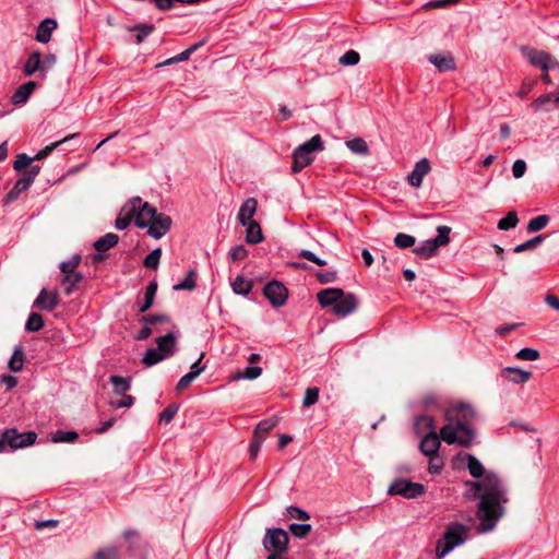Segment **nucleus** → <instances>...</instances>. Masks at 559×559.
I'll list each match as a JSON object with an SVG mask.
<instances>
[{"label":"nucleus","instance_id":"nucleus-20","mask_svg":"<svg viewBox=\"0 0 559 559\" xmlns=\"http://www.w3.org/2000/svg\"><path fill=\"white\" fill-rule=\"evenodd\" d=\"M258 201L254 198H248L240 206L238 212V222L240 225L253 222L252 217L257 212Z\"/></svg>","mask_w":559,"mask_h":559},{"label":"nucleus","instance_id":"nucleus-51","mask_svg":"<svg viewBox=\"0 0 559 559\" xmlns=\"http://www.w3.org/2000/svg\"><path fill=\"white\" fill-rule=\"evenodd\" d=\"M311 530V525L307 523H292L289 525L290 533L298 538H305Z\"/></svg>","mask_w":559,"mask_h":559},{"label":"nucleus","instance_id":"nucleus-30","mask_svg":"<svg viewBox=\"0 0 559 559\" xmlns=\"http://www.w3.org/2000/svg\"><path fill=\"white\" fill-rule=\"evenodd\" d=\"M109 382L112 384L114 394H126L131 389V378L112 374L109 377Z\"/></svg>","mask_w":559,"mask_h":559},{"label":"nucleus","instance_id":"nucleus-29","mask_svg":"<svg viewBox=\"0 0 559 559\" xmlns=\"http://www.w3.org/2000/svg\"><path fill=\"white\" fill-rule=\"evenodd\" d=\"M230 286L236 295L247 296L251 292L253 283L251 280L246 278L243 275H238L230 283Z\"/></svg>","mask_w":559,"mask_h":559},{"label":"nucleus","instance_id":"nucleus-52","mask_svg":"<svg viewBox=\"0 0 559 559\" xmlns=\"http://www.w3.org/2000/svg\"><path fill=\"white\" fill-rule=\"evenodd\" d=\"M121 399L119 400H111L109 402L110 406L115 409L118 408H129L134 404V397L129 394H120Z\"/></svg>","mask_w":559,"mask_h":559},{"label":"nucleus","instance_id":"nucleus-23","mask_svg":"<svg viewBox=\"0 0 559 559\" xmlns=\"http://www.w3.org/2000/svg\"><path fill=\"white\" fill-rule=\"evenodd\" d=\"M84 276L81 272L74 274L63 275L60 280V284L63 287V292L67 296L72 295L83 282Z\"/></svg>","mask_w":559,"mask_h":559},{"label":"nucleus","instance_id":"nucleus-54","mask_svg":"<svg viewBox=\"0 0 559 559\" xmlns=\"http://www.w3.org/2000/svg\"><path fill=\"white\" fill-rule=\"evenodd\" d=\"M319 393H320L319 388H317V386L308 388L305 392L302 405L305 407L314 405L319 400Z\"/></svg>","mask_w":559,"mask_h":559},{"label":"nucleus","instance_id":"nucleus-16","mask_svg":"<svg viewBox=\"0 0 559 559\" xmlns=\"http://www.w3.org/2000/svg\"><path fill=\"white\" fill-rule=\"evenodd\" d=\"M344 290L342 288H325L317 294V300L322 308L335 307L337 299L343 297Z\"/></svg>","mask_w":559,"mask_h":559},{"label":"nucleus","instance_id":"nucleus-39","mask_svg":"<svg viewBox=\"0 0 559 559\" xmlns=\"http://www.w3.org/2000/svg\"><path fill=\"white\" fill-rule=\"evenodd\" d=\"M24 353L22 347H16L9 360V369L13 372H19L23 369Z\"/></svg>","mask_w":559,"mask_h":559},{"label":"nucleus","instance_id":"nucleus-10","mask_svg":"<svg viewBox=\"0 0 559 559\" xmlns=\"http://www.w3.org/2000/svg\"><path fill=\"white\" fill-rule=\"evenodd\" d=\"M173 219L169 215L165 213H158L152 221L147 224V234L154 239H160L164 237L171 228Z\"/></svg>","mask_w":559,"mask_h":559},{"label":"nucleus","instance_id":"nucleus-6","mask_svg":"<svg viewBox=\"0 0 559 559\" xmlns=\"http://www.w3.org/2000/svg\"><path fill=\"white\" fill-rule=\"evenodd\" d=\"M288 542L289 537L286 531L280 527L269 528L263 539V546L271 554L282 555L287 551Z\"/></svg>","mask_w":559,"mask_h":559},{"label":"nucleus","instance_id":"nucleus-38","mask_svg":"<svg viewBox=\"0 0 559 559\" xmlns=\"http://www.w3.org/2000/svg\"><path fill=\"white\" fill-rule=\"evenodd\" d=\"M45 325L44 318L37 312H32L26 321L25 330L27 332H38Z\"/></svg>","mask_w":559,"mask_h":559},{"label":"nucleus","instance_id":"nucleus-14","mask_svg":"<svg viewBox=\"0 0 559 559\" xmlns=\"http://www.w3.org/2000/svg\"><path fill=\"white\" fill-rule=\"evenodd\" d=\"M501 377L509 382L523 384L532 379L533 373L518 367H506L501 370Z\"/></svg>","mask_w":559,"mask_h":559},{"label":"nucleus","instance_id":"nucleus-28","mask_svg":"<svg viewBox=\"0 0 559 559\" xmlns=\"http://www.w3.org/2000/svg\"><path fill=\"white\" fill-rule=\"evenodd\" d=\"M438 252V247L432 239H427L420 242L415 249L414 253L421 259H430Z\"/></svg>","mask_w":559,"mask_h":559},{"label":"nucleus","instance_id":"nucleus-57","mask_svg":"<svg viewBox=\"0 0 559 559\" xmlns=\"http://www.w3.org/2000/svg\"><path fill=\"white\" fill-rule=\"evenodd\" d=\"M179 409V405L169 404L160 414L159 423L168 424L173 420Z\"/></svg>","mask_w":559,"mask_h":559},{"label":"nucleus","instance_id":"nucleus-26","mask_svg":"<svg viewBox=\"0 0 559 559\" xmlns=\"http://www.w3.org/2000/svg\"><path fill=\"white\" fill-rule=\"evenodd\" d=\"M246 241L250 245H258L263 241V234L260 224L257 221L246 223Z\"/></svg>","mask_w":559,"mask_h":559},{"label":"nucleus","instance_id":"nucleus-1","mask_svg":"<svg viewBox=\"0 0 559 559\" xmlns=\"http://www.w3.org/2000/svg\"><path fill=\"white\" fill-rule=\"evenodd\" d=\"M469 474L477 478L466 485L473 491V498L478 499L476 516L479 520L477 533L491 532L506 513L509 502L507 484L493 472H486L481 462L473 454H465Z\"/></svg>","mask_w":559,"mask_h":559},{"label":"nucleus","instance_id":"nucleus-7","mask_svg":"<svg viewBox=\"0 0 559 559\" xmlns=\"http://www.w3.org/2000/svg\"><path fill=\"white\" fill-rule=\"evenodd\" d=\"M468 537L469 528L466 525L460 522H451L447 525L441 539L454 549L455 547L463 545Z\"/></svg>","mask_w":559,"mask_h":559},{"label":"nucleus","instance_id":"nucleus-62","mask_svg":"<svg viewBox=\"0 0 559 559\" xmlns=\"http://www.w3.org/2000/svg\"><path fill=\"white\" fill-rule=\"evenodd\" d=\"M316 277L319 281L320 284H329L333 283L337 277L336 271H318L316 273Z\"/></svg>","mask_w":559,"mask_h":559},{"label":"nucleus","instance_id":"nucleus-3","mask_svg":"<svg viewBox=\"0 0 559 559\" xmlns=\"http://www.w3.org/2000/svg\"><path fill=\"white\" fill-rule=\"evenodd\" d=\"M323 148V141L319 134L313 135L309 141L296 147L293 153V173L297 174L310 165L314 159L313 153L320 152Z\"/></svg>","mask_w":559,"mask_h":559},{"label":"nucleus","instance_id":"nucleus-61","mask_svg":"<svg viewBox=\"0 0 559 559\" xmlns=\"http://www.w3.org/2000/svg\"><path fill=\"white\" fill-rule=\"evenodd\" d=\"M555 97H556V92L554 93H549V94H543L540 95L539 97H537L533 103H532V107L535 109V110H538L539 108L544 107L546 104H548L549 102H554L555 103Z\"/></svg>","mask_w":559,"mask_h":559},{"label":"nucleus","instance_id":"nucleus-25","mask_svg":"<svg viewBox=\"0 0 559 559\" xmlns=\"http://www.w3.org/2000/svg\"><path fill=\"white\" fill-rule=\"evenodd\" d=\"M527 57L530 59V62L534 66L539 68L542 71H548L549 70V62L550 61V55L535 49H530Z\"/></svg>","mask_w":559,"mask_h":559},{"label":"nucleus","instance_id":"nucleus-9","mask_svg":"<svg viewBox=\"0 0 559 559\" xmlns=\"http://www.w3.org/2000/svg\"><path fill=\"white\" fill-rule=\"evenodd\" d=\"M263 295L274 308H280L288 299V289L282 282L273 280L264 286Z\"/></svg>","mask_w":559,"mask_h":559},{"label":"nucleus","instance_id":"nucleus-64","mask_svg":"<svg viewBox=\"0 0 559 559\" xmlns=\"http://www.w3.org/2000/svg\"><path fill=\"white\" fill-rule=\"evenodd\" d=\"M287 513L290 518H294L299 521H306L310 519V515L305 510L300 509L299 507L289 506L287 508Z\"/></svg>","mask_w":559,"mask_h":559},{"label":"nucleus","instance_id":"nucleus-27","mask_svg":"<svg viewBox=\"0 0 559 559\" xmlns=\"http://www.w3.org/2000/svg\"><path fill=\"white\" fill-rule=\"evenodd\" d=\"M118 241H119L118 235H116L114 233H107L103 237L98 238L93 243V247L97 252L102 253V252H106L107 250L114 248L118 243Z\"/></svg>","mask_w":559,"mask_h":559},{"label":"nucleus","instance_id":"nucleus-21","mask_svg":"<svg viewBox=\"0 0 559 559\" xmlns=\"http://www.w3.org/2000/svg\"><path fill=\"white\" fill-rule=\"evenodd\" d=\"M56 27V20L50 17L45 19L37 27L35 39L41 44L48 43L51 38V33Z\"/></svg>","mask_w":559,"mask_h":559},{"label":"nucleus","instance_id":"nucleus-19","mask_svg":"<svg viewBox=\"0 0 559 559\" xmlns=\"http://www.w3.org/2000/svg\"><path fill=\"white\" fill-rule=\"evenodd\" d=\"M177 336L169 332L156 338L157 349L165 355V358L173 356L177 350Z\"/></svg>","mask_w":559,"mask_h":559},{"label":"nucleus","instance_id":"nucleus-8","mask_svg":"<svg viewBox=\"0 0 559 559\" xmlns=\"http://www.w3.org/2000/svg\"><path fill=\"white\" fill-rule=\"evenodd\" d=\"M129 205H134L136 207V213L134 214L133 219L135 226L139 228H146L148 222L158 214L156 207L147 202L143 203L140 197L129 200Z\"/></svg>","mask_w":559,"mask_h":559},{"label":"nucleus","instance_id":"nucleus-58","mask_svg":"<svg viewBox=\"0 0 559 559\" xmlns=\"http://www.w3.org/2000/svg\"><path fill=\"white\" fill-rule=\"evenodd\" d=\"M264 442L263 436H253L252 440L249 444V455L251 460H254L261 449L262 443Z\"/></svg>","mask_w":559,"mask_h":559},{"label":"nucleus","instance_id":"nucleus-41","mask_svg":"<svg viewBox=\"0 0 559 559\" xmlns=\"http://www.w3.org/2000/svg\"><path fill=\"white\" fill-rule=\"evenodd\" d=\"M277 419L275 418H266L261 420L254 431L253 436H263V439L265 440L266 435L276 426Z\"/></svg>","mask_w":559,"mask_h":559},{"label":"nucleus","instance_id":"nucleus-2","mask_svg":"<svg viewBox=\"0 0 559 559\" xmlns=\"http://www.w3.org/2000/svg\"><path fill=\"white\" fill-rule=\"evenodd\" d=\"M476 412L467 403H457L448 407L444 412L447 424L441 428V438L447 444H457L469 448L476 437L472 421Z\"/></svg>","mask_w":559,"mask_h":559},{"label":"nucleus","instance_id":"nucleus-5","mask_svg":"<svg viewBox=\"0 0 559 559\" xmlns=\"http://www.w3.org/2000/svg\"><path fill=\"white\" fill-rule=\"evenodd\" d=\"M425 486L404 478H397L389 486L388 493L390 496H402L406 499H415L425 492Z\"/></svg>","mask_w":559,"mask_h":559},{"label":"nucleus","instance_id":"nucleus-45","mask_svg":"<svg viewBox=\"0 0 559 559\" xmlns=\"http://www.w3.org/2000/svg\"><path fill=\"white\" fill-rule=\"evenodd\" d=\"M195 276L197 272L194 270H190L186 277L178 284L174 286L175 290H192L195 288Z\"/></svg>","mask_w":559,"mask_h":559},{"label":"nucleus","instance_id":"nucleus-18","mask_svg":"<svg viewBox=\"0 0 559 559\" xmlns=\"http://www.w3.org/2000/svg\"><path fill=\"white\" fill-rule=\"evenodd\" d=\"M428 61L439 71H453L456 68L455 60L450 52L429 55Z\"/></svg>","mask_w":559,"mask_h":559},{"label":"nucleus","instance_id":"nucleus-36","mask_svg":"<svg viewBox=\"0 0 559 559\" xmlns=\"http://www.w3.org/2000/svg\"><path fill=\"white\" fill-rule=\"evenodd\" d=\"M262 373L261 367L249 366L231 376V380L248 379L254 380Z\"/></svg>","mask_w":559,"mask_h":559},{"label":"nucleus","instance_id":"nucleus-31","mask_svg":"<svg viewBox=\"0 0 559 559\" xmlns=\"http://www.w3.org/2000/svg\"><path fill=\"white\" fill-rule=\"evenodd\" d=\"M40 58H41V55L39 51H33L28 56V58L23 67V72L25 75L31 76L36 71H41Z\"/></svg>","mask_w":559,"mask_h":559},{"label":"nucleus","instance_id":"nucleus-33","mask_svg":"<svg viewBox=\"0 0 559 559\" xmlns=\"http://www.w3.org/2000/svg\"><path fill=\"white\" fill-rule=\"evenodd\" d=\"M414 428L417 433H421L426 430L436 431L435 430V420L429 415H419L415 418Z\"/></svg>","mask_w":559,"mask_h":559},{"label":"nucleus","instance_id":"nucleus-44","mask_svg":"<svg viewBox=\"0 0 559 559\" xmlns=\"http://www.w3.org/2000/svg\"><path fill=\"white\" fill-rule=\"evenodd\" d=\"M519 223V217L515 211H510L504 217L499 219L498 228L500 230H509L516 227Z\"/></svg>","mask_w":559,"mask_h":559},{"label":"nucleus","instance_id":"nucleus-22","mask_svg":"<svg viewBox=\"0 0 559 559\" xmlns=\"http://www.w3.org/2000/svg\"><path fill=\"white\" fill-rule=\"evenodd\" d=\"M136 213V207L134 205H129V202H127L121 211L118 217L115 221V227L119 230H123L128 228V226L133 221L134 214Z\"/></svg>","mask_w":559,"mask_h":559},{"label":"nucleus","instance_id":"nucleus-59","mask_svg":"<svg viewBox=\"0 0 559 559\" xmlns=\"http://www.w3.org/2000/svg\"><path fill=\"white\" fill-rule=\"evenodd\" d=\"M32 162H33V158L27 156V154H25V153H21L16 156V159L13 163V168L16 171H21V170L25 169L26 167L31 166Z\"/></svg>","mask_w":559,"mask_h":559},{"label":"nucleus","instance_id":"nucleus-11","mask_svg":"<svg viewBox=\"0 0 559 559\" xmlns=\"http://www.w3.org/2000/svg\"><path fill=\"white\" fill-rule=\"evenodd\" d=\"M441 440V431L439 435L436 431H428L419 443L420 452L429 457L438 456Z\"/></svg>","mask_w":559,"mask_h":559},{"label":"nucleus","instance_id":"nucleus-34","mask_svg":"<svg viewBox=\"0 0 559 559\" xmlns=\"http://www.w3.org/2000/svg\"><path fill=\"white\" fill-rule=\"evenodd\" d=\"M545 235H537L513 248V252L521 253L524 251H530L536 249L539 245H542L545 240Z\"/></svg>","mask_w":559,"mask_h":559},{"label":"nucleus","instance_id":"nucleus-43","mask_svg":"<svg viewBox=\"0 0 559 559\" xmlns=\"http://www.w3.org/2000/svg\"><path fill=\"white\" fill-rule=\"evenodd\" d=\"M164 359L165 355H163L157 348L151 347L146 350L144 357L142 358V362L147 367H152Z\"/></svg>","mask_w":559,"mask_h":559},{"label":"nucleus","instance_id":"nucleus-15","mask_svg":"<svg viewBox=\"0 0 559 559\" xmlns=\"http://www.w3.org/2000/svg\"><path fill=\"white\" fill-rule=\"evenodd\" d=\"M58 304L59 296L57 292L48 293L45 288H43L35 299L33 307H37L46 311H52L58 306Z\"/></svg>","mask_w":559,"mask_h":559},{"label":"nucleus","instance_id":"nucleus-24","mask_svg":"<svg viewBox=\"0 0 559 559\" xmlns=\"http://www.w3.org/2000/svg\"><path fill=\"white\" fill-rule=\"evenodd\" d=\"M157 292V282L152 281L145 288L144 297L141 301H138L140 312H146L154 304V299Z\"/></svg>","mask_w":559,"mask_h":559},{"label":"nucleus","instance_id":"nucleus-40","mask_svg":"<svg viewBox=\"0 0 559 559\" xmlns=\"http://www.w3.org/2000/svg\"><path fill=\"white\" fill-rule=\"evenodd\" d=\"M550 221V217L546 214L538 215L532 218L526 227L527 233H536L545 228Z\"/></svg>","mask_w":559,"mask_h":559},{"label":"nucleus","instance_id":"nucleus-49","mask_svg":"<svg viewBox=\"0 0 559 559\" xmlns=\"http://www.w3.org/2000/svg\"><path fill=\"white\" fill-rule=\"evenodd\" d=\"M415 242H416V239L414 236L407 235L404 233H399L394 237V245L400 249L411 248L415 245Z\"/></svg>","mask_w":559,"mask_h":559},{"label":"nucleus","instance_id":"nucleus-50","mask_svg":"<svg viewBox=\"0 0 559 559\" xmlns=\"http://www.w3.org/2000/svg\"><path fill=\"white\" fill-rule=\"evenodd\" d=\"M515 358L520 360L535 361L540 358V353L535 348L524 347L515 354Z\"/></svg>","mask_w":559,"mask_h":559},{"label":"nucleus","instance_id":"nucleus-46","mask_svg":"<svg viewBox=\"0 0 559 559\" xmlns=\"http://www.w3.org/2000/svg\"><path fill=\"white\" fill-rule=\"evenodd\" d=\"M79 438V433L72 430H57L52 435V441L56 443L67 442L72 443Z\"/></svg>","mask_w":559,"mask_h":559},{"label":"nucleus","instance_id":"nucleus-32","mask_svg":"<svg viewBox=\"0 0 559 559\" xmlns=\"http://www.w3.org/2000/svg\"><path fill=\"white\" fill-rule=\"evenodd\" d=\"M154 29H155V26L153 24H142V23L128 27V31L136 32V35H135L136 44L143 43L154 32Z\"/></svg>","mask_w":559,"mask_h":559},{"label":"nucleus","instance_id":"nucleus-35","mask_svg":"<svg viewBox=\"0 0 559 559\" xmlns=\"http://www.w3.org/2000/svg\"><path fill=\"white\" fill-rule=\"evenodd\" d=\"M79 134H72V135H69V136H66L64 139L60 140V141H57V142H53L49 145H47L46 147H44L43 150H40L33 158V160H41V159H45L47 156H49V154L57 147H59L60 145L67 143L68 141L76 138Z\"/></svg>","mask_w":559,"mask_h":559},{"label":"nucleus","instance_id":"nucleus-56","mask_svg":"<svg viewBox=\"0 0 559 559\" xmlns=\"http://www.w3.org/2000/svg\"><path fill=\"white\" fill-rule=\"evenodd\" d=\"M228 255L231 262L242 261L248 257V250L242 245L235 246L230 249Z\"/></svg>","mask_w":559,"mask_h":559},{"label":"nucleus","instance_id":"nucleus-4","mask_svg":"<svg viewBox=\"0 0 559 559\" xmlns=\"http://www.w3.org/2000/svg\"><path fill=\"white\" fill-rule=\"evenodd\" d=\"M2 437L7 440V445L11 451L33 445L37 440V433L35 431L20 432L15 427L4 429Z\"/></svg>","mask_w":559,"mask_h":559},{"label":"nucleus","instance_id":"nucleus-13","mask_svg":"<svg viewBox=\"0 0 559 559\" xmlns=\"http://www.w3.org/2000/svg\"><path fill=\"white\" fill-rule=\"evenodd\" d=\"M358 306V300L356 296L352 293L343 295V297H340L337 299V302L335 307L333 308V313L337 317H346L350 313H353Z\"/></svg>","mask_w":559,"mask_h":559},{"label":"nucleus","instance_id":"nucleus-12","mask_svg":"<svg viewBox=\"0 0 559 559\" xmlns=\"http://www.w3.org/2000/svg\"><path fill=\"white\" fill-rule=\"evenodd\" d=\"M431 170L430 160L428 158H421L418 160L413 171L407 176V181L412 187L420 188L425 176Z\"/></svg>","mask_w":559,"mask_h":559},{"label":"nucleus","instance_id":"nucleus-47","mask_svg":"<svg viewBox=\"0 0 559 559\" xmlns=\"http://www.w3.org/2000/svg\"><path fill=\"white\" fill-rule=\"evenodd\" d=\"M160 257H162V249L160 248H156L154 250H152L143 260V265L147 269H152V270H155L158 267L159 265V261H160Z\"/></svg>","mask_w":559,"mask_h":559},{"label":"nucleus","instance_id":"nucleus-53","mask_svg":"<svg viewBox=\"0 0 559 559\" xmlns=\"http://www.w3.org/2000/svg\"><path fill=\"white\" fill-rule=\"evenodd\" d=\"M118 554L119 551L117 547L108 546L98 549L94 555V559H117Z\"/></svg>","mask_w":559,"mask_h":559},{"label":"nucleus","instance_id":"nucleus-48","mask_svg":"<svg viewBox=\"0 0 559 559\" xmlns=\"http://www.w3.org/2000/svg\"><path fill=\"white\" fill-rule=\"evenodd\" d=\"M438 235L432 238L437 247L447 246L450 242L451 228L442 225L437 228Z\"/></svg>","mask_w":559,"mask_h":559},{"label":"nucleus","instance_id":"nucleus-60","mask_svg":"<svg viewBox=\"0 0 559 559\" xmlns=\"http://www.w3.org/2000/svg\"><path fill=\"white\" fill-rule=\"evenodd\" d=\"M166 321H168V317L165 314H146L140 319V322H142L148 326L157 324V323H163Z\"/></svg>","mask_w":559,"mask_h":559},{"label":"nucleus","instance_id":"nucleus-37","mask_svg":"<svg viewBox=\"0 0 559 559\" xmlns=\"http://www.w3.org/2000/svg\"><path fill=\"white\" fill-rule=\"evenodd\" d=\"M82 258L80 254H74L71 259L62 261L59 269L63 275L78 273L75 270L79 267Z\"/></svg>","mask_w":559,"mask_h":559},{"label":"nucleus","instance_id":"nucleus-42","mask_svg":"<svg viewBox=\"0 0 559 559\" xmlns=\"http://www.w3.org/2000/svg\"><path fill=\"white\" fill-rule=\"evenodd\" d=\"M347 147L355 154L368 155L369 147L367 142L361 138H355L346 142Z\"/></svg>","mask_w":559,"mask_h":559},{"label":"nucleus","instance_id":"nucleus-17","mask_svg":"<svg viewBox=\"0 0 559 559\" xmlns=\"http://www.w3.org/2000/svg\"><path fill=\"white\" fill-rule=\"evenodd\" d=\"M37 87V83L35 81H27L21 86H19L11 97V103L15 106L24 105L35 88Z\"/></svg>","mask_w":559,"mask_h":559},{"label":"nucleus","instance_id":"nucleus-63","mask_svg":"<svg viewBox=\"0 0 559 559\" xmlns=\"http://www.w3.org/2000/svg\"><path fill=\"white\" fill-rule=\"evenodd\" d=\"M194 372H188L185 376H182L179 381L176 384V391L182 392L185 389H187L194 380H195Z\"/></svg>","mask_w":559,"mask_h":559},{"label":"nucleus","instance_id":"nucleus-55","mask_svg":"<svg viewBox=\"0 0 559 559\" xmlns=\"http://www.w3.org/2000/svg\"><path fill=\"white\" fill-rule=\"evenodd\" d=\"M360 60V56L359 53L356 51V50H348L346 51L340 59H338V62L342 64V66H346V67H349V66H356Z\"/></svg>","mask_w":559,"mask_h":559}]
</instances>
